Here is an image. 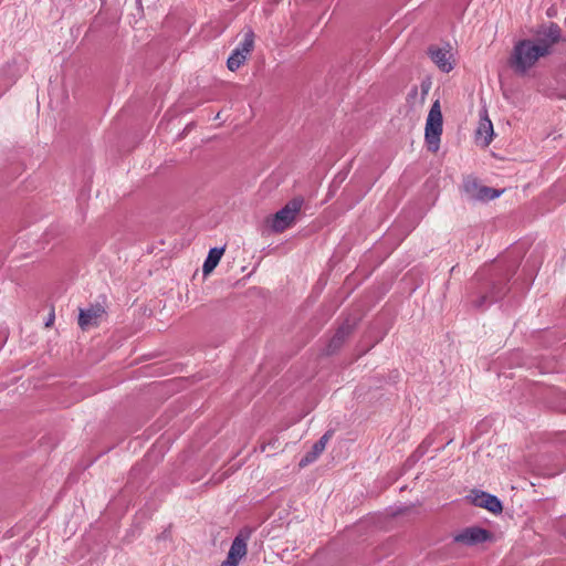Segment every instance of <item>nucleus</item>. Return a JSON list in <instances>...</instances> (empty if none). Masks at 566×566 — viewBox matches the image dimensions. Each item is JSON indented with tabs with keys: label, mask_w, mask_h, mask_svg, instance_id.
I'll list each match as a JSON object with an SVG mask.
<instances>
[{
	"label": "nucleus",
	"mask_w": 566,
	"mask_h": 566,
	"mask_svg": "<svg viewBox=\"0 0 566 566\" xmlns=\"http://www.w3.org/2000/svg\"><path fill=\"white\" fill-rule=\"evenodd\" d=\"M346 335L347 331L344 327L339 328L335 336L332 338L329 347L336 348L337 346H339L343 343Z\"/></svg>",
	"instance_id": "2eb2a0df"
},
{
	"label": "nucleus",
	"mask_w": 566,
	"mask_h": 566,
	"mask_svg": "<svg viewBox=\"0 0 566 566\" xmlns=\"http://www.w3.org/2000/svg\"><path fill=\"white\" fill-rule=\"evenodd\" d=\"M495 300H496V297H495V296H490V302H493V301H495Z\"/></svg>",
	"instance_id": "a211bd4d"
},
{
	"label": "nucleus",
	"mask_w": 566,
	"mask_h": 566,
	"mask_svg": "<svg viewBox=\"0 0 566 566\" xmlns=\"http://www.w3.org/2000/svg\"><path fill=\"white\" fill-rule=\"evenodd\" d=\"M105 314L101 305L90 306L85 310H80L78 325L82 329H87L91 326L98 324L102 316Z\"/></svg>",
	"instance_id": "6e6552de"
},
{
	"label": "nucleus",
	"mask_w": 566,
	"mask_h": 566,
	"mask_svg": "<svg viewBox=\"0 0 566 566\" xmlns=\"http://www.w3.org/2000/svg\"><path fill=\"white\" fill-rule=\"evenodd\" d=\"M303 206L302 198H294L280 209L271 219V229L274 232H283L290 228L296 219Z\"/></svg>",
	"instance_id": "7ed1b4c3"
},
{
	"label": "nucleus",
	"mask_w": 566,
	"mask_h": 566,
	"mask_svg": "<svg viewBox=\"0 0 566 566\" xmlns=\"http://www.w3.org/2000/svg\"><path fill=\"white\" fill-rule=\"evenodd\" d=\"M332 437V432L327 431L324 433L318 441L314 443L312 447V450L307 452L302 460L300 461L301 467H306L310 463L314 462L325 450L327 442L329 441Z\"/></svg>",
	"instance_id": "9d476101"
},
{
	"label": "nucleus",
	"mask_w": 566,
	"mask_h": 566,
	"mask_svg": "<svg viewBox=\"0 0 566 566\" xmlns=\"http://www.w3.org/2000/svg\"><path fill=\"white\" fill-rule=\"evenodd\" d=\"M247 55H244L243 53L237 51V50H233L231 55L229 56L228 61H227V66L230 71H235L238 70L247 60Z\"/></svg>",
	"instance_id": "4468645a"
},
{
	"label": "nucleus",
	"mask_w": 566,
	"mask_h": 566,
	"mask_svg": "<svg viewBox=\"0 0 566 566\" xmlns=\"http://www.w3.org/2000/svg\"><path fill=\"white\" fill-rule=\"evenodd\" d=\"M465 195L471 200L488 201L497 198L502 191L480 185L475 179L468 178L463 184Z\"/></svg>",
	"instance_id": "20e7f679"
},
{
	"label": "nucleus",
	"mask_w": 566,
	"mask_h": 566,
	"mask_svg": "<svg viewBox=\"0 0 566 566\" xmlns=\"http://www.w3.org/2000/svg\"><path fill=\"white\" fill-rule=\"evenodd\" d=\"M488 296H483L479 303L476 304L478 307L482 306L484 304V302L486 301Z\"/></svg>",
	"instance_id": "dca6fc26"
},
{
	"label": "nucleus",
	"mask_w": 566,
	"mask_h": 566,
	"mask_svg": "<svg viewBox=\"0 0 566 566\" xmlns=\"http://www.w3.org/2000/svg\"><path fill=\"white\" fill-rule=\"evenodd\" d=\"M223 252H224L223 248H212L209 251L208 256L205 260L203 265H202V272L205 275L209 274L210 272H212L214 270V268L220 262Z\"/></svg>",
	"instance_id": "f8f14e48"
},
{
	"label": "nucleus",
	"mask_w": 566,
	"mask_h": 566,
	"mask_svg": "<svg viewBox=\"0 0 566 566\" xmlns=\"http://www.w3.org/2000/svg\"><path fill=\"white\" fill-rule=\"evenodd\" d=\"M536 42L521 40L515 43L510 56V66L518 74H525L536 62L551 53L554 44L560 40V28L551 23Z\"/></svg>",
	"instance_id": "f257e3e1"
},
{
	"label": "nucleus",
	"mask_w": 566,
	"mask_h": 566,
	"mask_svg": "<svg viewBox=\"0 0 566 566\" xmlns=\"http://www.w3.org/2000/svg\"><path fill=\"white\" fill-rule=\"evenodd\" d=\"M490 538V533L481 527L473 526V527H467L463 531L459 532L454 536V542L467 545V546H473L480 543H483Z\"/></svg>",
	"instance_id": "423d86ee"
},
{
	"label": "nucleus",
	"mask_w": 566,
	"mask_h": 566,
	"mask_svg": "<svg viewBox=\"0 0 566 566\" xmlns=\"http://www.w3.org/2000/svg\"><path fill=\"white\" fill-rule=\"evenodd\" d=\"M471 497L475 506L486 509L491 513H501L503 510L501 501L495 495L483 491H474Z\"/></svg>",
	"instance_id": "0eeeda50"
},
{
	"label": "nucleus",
	"mask_w": 566,
	"mask_h": 566,
	"mask_svg": "<svg viewBox=\"0 0 566 566\" xmlns=\"http://www.w3.org/2000/svg\"><path fill=\"white\" fill-rule=\"evenodd\" d=\"M253 46H254V33L252 30H248L244 33L242 41L239 43V45L234 50H237L248 56L251 53V51L253 50Z\"/></svg>",
	"instance_id": "ddd939ff"
},
{
	"label": "nucleus",
	"mask_w": 566,
	"mask_h": 566,
	"mask_svg": "<svg viewBox=\"0 0 566 566\" xmlns=\"http://www.w3.org/2000/svg\"><path fill=\"white\" fill-rule=\"evenodd\" d=\"M442 134V113L439 99H437L428 114L424 138L428 144V148L432 151H437L439 148L440 137Z\"/></svg>",
	"instance_id": "f03ea898"
},
{
	"label": "nucleus",
	"mask_w": 566,
	"mask_h": 566,
	"mask_svg": "<svg viewBox=\"0 0 566 566\" xmlns=\"http://www.w3.org/2000/svg\"><path fill=\"white\" fill-rule=\"evenodd\" d=\"M247 554L245 539L237 536L231 544L227 559L222 563V566H238L239 562Z\"/></svg>",
	"instance_id": "1a4fd4ad"
},
{
	"label": "nucleus",
	"mask_w": 566,
	"mask_h": 566,
	"mask_svg": "<svg viewBox=\"0 0 566 566\" xmlns=\"http://www.w3.org/2000/svg\"><path fill=\"white\" fill-rule=\"evenodd\" d=\"M412 93H413L415 95L417 94V87H413Z\"/></svg>",
	"instance_id": "6ab92c4d"
},
{
	"label": "nucleus",
	"mask_w": 566,
	"mask_h": 566,
	"mask_svg": "<svg viewBox=\"0 0 566 566\" xmlns=\"http://www.w3.org/2000/svg\"><path fill=\"white\" fill-rule=\"evenodd\" d=\"M493 124L486 114L481 116L479 126L476 128V139L482 143L484 147L489 146L493 138Z\"/></svg>",
	"instance_id": "9b49d317"
},
{
	"label": "nucleus",
	"mask_w": 566,
	"mask_h": 566,
	"mask_svg": "<svg viewBox=\"0 0 566 566\" xmlns=\"http://www.w3.org/2000/svg\"><path fill=\"white\" fill-rule=\"evenodd\" d=\"M53 321V316H51L50 318H48V323H46V326H49L51 324V322Z\"/></svg>",
	"instance_id": "f3484780"
},
{
	"label": "nucleus",
	"mask_w": 566,
	"mask_h": 566,
	"mask_svg": "<svg viewBox=\"0 0 566 566\" xmlns=\"http://www.w3.org/2000/svg\"><path fill=\"white\" fill-rule=\"evenodd\" d=\"M428 54L430 55L432 62L446 73H449L454 67L453 54L451 52L450 45L440 48L432 45L428 50Z\"/></svg>",
	"instance_id": "39448f33"
}]
</instances>
